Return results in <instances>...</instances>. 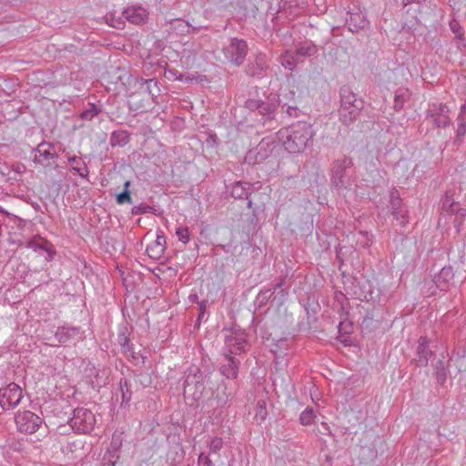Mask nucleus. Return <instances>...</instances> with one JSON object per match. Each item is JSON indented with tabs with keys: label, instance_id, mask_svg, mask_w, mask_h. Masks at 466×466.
Segmentation results:
<instances>
[{
	"label": "nucleus",
	"instance_id": "14",
	"mask_svg": "<svg viewBox=\"0 0 466 466\" xmlns=\"http://www.w3.org/2000/svg\"><path fill=\"white\" fill-rule=\"evenodd\" d=\"M430 339L426 336H420L418 339V346L416 349V356L412 361H416L417 366L426 367L429 364L430 359L433 356L434 352L430 347Z\"/></svg>",
	"mask_w": 466,
	"mask_h": 466
},
{
	"label": "nucleus",
	"instance_id": "1",
	"mask_svg": "<svg viewBox=\"0 0 466 466\" xmlns=\"http://www.w3.org/2000/svg\"><path fill=\"white\" fill-rule=\"evenodd\" d=\"M278 136L285 150L290 154H299L312 144L315 132L309 123L298 121L280 129Z\"/></svg>",
	"mask_w": 466,
	"mask_h": 466
},
{
	"label": "nucleus",
	"instance_id": "24",
	"mask_svg": "<svg viewBox=\"0 0 466 466\" xmlns=\"http://www.w3.org/2000/svg\"><path fill=\"white\" fill-rule=\"evenodd\" d=\"M131 134L127 130L117 129L110 134L109 144L111 147H123L130 142Z\"/></svg>",
	"mask_w": 466,
	"mask_h": 466
},
{
	"label": "nucleus",
	"instance_id": "46",
	"mask_svg": "<svg viewBox=\"0 0 466 466\" xmlns=\"http://www.w3.org/2000/svg\"><path fill=\"white\" fill-rule=\"evenodd\" d=\"M274 294V289H266L264 290H260V292L258 295V300L260 304H265L268 301V299L272 297Z\"/></svg>",
	"mask_w": 466,
	"mask_h": 466
},
{
	"label": "nucleus",
	"instance_id": "51",
	"mask_svg": "<svg viewBox=\"0 0 466 466\" xmlns=\"http://www.w3.org/2000/svg\"><path fill=\"white\" fill-rule=\"evenodd\" d=\"M103 19H105L106 24L107 25L114 27V28H118L121 24L120 21L118 19H115V17L111 14L106 15V16L103 17Z\"/></svg>",
	"mask_w": 466,
	"mask_h": 466
},
{
	"label": "nucleus",
	"instance_id": "26",
	"mask_svg": "<svg viewBox=\"0 0 466 466\" xmlns=\"http://www.w3.org/2000/svg\"><path fill=\"white\" fill-rule=\"evenodd\" d=\"M295 52L299 55V57H310L317 54L318 47L312 41L305 40L296 45Z\"/></svg>",
	"mask_w": 466,
	"mask_h": 466
},
{
	"label": "nucleus",
	"instance_id": "58",
	"mask_svg": "<svg viewBox=\"0 0 466 466\" xmlns=\"http://www.w3.org/2000/svg\"><path fill=\"white\" fill-rule=\"evenodd\" d=\"M188 300L191 302V303H198L199 304L200 302L198 301V296L197 293H191L189 296H188Z\"/></svg>",
	"mask_w": 466,
	"mask_h": 466
},
{
	"label": "nucleus",
	"instance_id": "8",
	"mask_svg": "<svg viewBox=\"0 0 466 466\" xmlns=\"http://www.w3.org/2000/svg\"><path fill=\"white\" fill-rule=\"evenodd\" d=\"M450 108L444 103H430L426 110V119L436 128L447 127L451 124Z\"/></svg>",
	"mask_w": 466,
	"mask_h": 466
},
{
	"label": "nucleus",
	"instance_id": "15",
	"mask_svg": "<svg viewBox=\"0 0 466 466\" xmlns=\"http://www.w3.org/2000/svg\"><path fill=\"white\" fill-rule=\"evenodd\" d=\"M53 145L48 142L40 143L37 147L34 150L35 157L34 162L40 164L41 166L47 167L51 166V160L57 157L56 153L51 152Z\"/></svg>",
	"mask_w": 466,
	"mask_h": 466
},
{
	"label": "nucleus",
	"instance_id": "10",
	"mask_svg": "<svg viewBox=\"0 0 466 466\" xmlns=\"http://www.w3.org/2000/svg\"><path fill=\"white\" fill-rule=\"evenodd\" d=\"M18 431L33 434L41 427L44 420L31 410L19 411L15 417Z\"/></svg>",
	"mask_w": 466,
	"mask_h": 466
},
{
	"label": "nucleus",
	"instance_id": "36",
	"mask_svg": "<svg viewBox=\"0 0 466 466\" xmlns=\"http://www.w3.org/2000/svg\"><path fill=\"white\" fill-rule=\"evenodd\" d=\"M316 418L315 410L312 407H307L299 415V422L304 426L311 425Z\"/></svg>",
	"mask_w": 466,
	"mask_h": 466
},
{
	"label": "nucleus",
	"instance_id": "41",
	"mask_svg": "<svg viewBox=\"0 0 466 466\" xmlns=\"http://www.w3.org/2000/svg\"><path fill=\"white\" fill-rule=\"evenodd\" d=\"M131 213L135 216L137 215H142L147 213H153L155 214V208L152 206H149L145 203H141L137 206H134L131 209Z\"/></svg>",
	"mask_w": 466,
	"mask_h": 466
},
{
	"label": "nucleus",
	"instance_id": "57",
	"mask_svg": "<svg viewBox=\"0 0 466 466\" xmlns=\"http://www.w3.org/2000/svg\"><path fill=\"white\" fill-rule=\"evenodd\" d=\"M284 284H285V279L284 278H280L278 280V282L272 288H270V289H274V292H275L278 289H280Z\"/></svg>",
	"mask_w": 466,
	"mask_h": 466
},
{
	"label": "nucleus",
	"instance_id": "63",
	"mask_svg": "<svg viewBox=\"0 0 466 466\" xmlns=\"http://www.w3.org/2000/svg\"><path fill=\"white\" fill-rule=\"evenodd\" d=\"M247 200H248V203H247L248 208H253L252 200L249 198Z\"/></svg>",
	"mask_w": 466,
	"mask_h": 466
},
{
	"label": "nucleus",
	"instance_id": "45",
	"mask_svg": "<svg viewBox=\"0 0 466 466\" xmlns=\"http://www.w3.org/2000/svg\"><path fill=\"white\" fill-rule=\"evenodd\" d=\"M176 235L178 238V240L183 242L184 244L189 241V231L187 227H179L176 230Z\"/></svg>",
	"mask_w": 466,
	"mask_h": 466
},
{
	"label": "nucleus",
	"instance_id": "62",
	"mask_svg": "<svg viewBox=\"0 0 466 466\" xmlns=\"http://www.w3.org/2000/svg\"><path fill=\"white\" fill-rule=\"evenodd\" d=\"M0 213L5 215L7 217L10 215V213L7 212L6 210H5L1 206H0Z\"/></svg>",
	"mask_w": 466,
	"mask_h": 466
},
{
	"label": "nucleus",
	"instance_id": "13",
	"mask_svg": "<svg viewBox=\"0 0 466 466\" xmlns=\"http://www.w3.org/2000/svg\"><path fill=\"white\" fill-rule=\"evenodd\" d=\"M268 68L266 55L258 53L249 59L245 67V73L249 77H262Z\"/></svg>",
	"mask_w": 466,
	"mask_h": 466
},
{
	"label": "nucleus",
	"instance_id": "44",
	"mask_svg": "<svg viewBox=\"0 0 466 466\" xmlns=\"http://www.w3.org/2000/svg\"><path fill=\"white\" fill-rule=\"evenodd\" d=\"M223 440L220 437H214L210 440L208 447L212 453L218 452L223 447Z\"/></svg>",
	"mask_w": 466,
	"mask_h": 466
},
{
	"label": "nucleus",
	"instance_id": "42",
	"mask_svg": "<svg viewBox=\"0 0 466 466\" xmlns=\"http://www.w3.org/2000/svg\"><path fill=\"white\" fill-rule=\"evenodd\" d=\"M267 415H268V412H267V408H266V401L263 400H258L257 406H256L255 417L257 419H259L261 421H263V420H265Z\"/></svg>",
	"mask_w": 466,
	"mask_h": 466
},
{
	"label": "nucleus",
	"instance_id": "29",
	"mask_svg": "<svg viewBox=\"0 0 466 466\" xmlns=\"http://www.w3.org/2000/svg\"><path fill=\"white\" fill-rule=\"evenodd\" d=\"M68 162L73 164L72 169L81 177H87L89 174L88 167L80 157L73 156L68 157Z\"/></svg>",
	"mask_w": 466,
	"mask_h": 466
},
{
	"label": "nucleus",
	"instance_id": "38",
	"mask_svg": "<svg viewBox=\"0 0 466 466\" xmlns=\"http://www.w3.org/2000/svg\"><path fill=\"white\" fill-rule=\"evenodd\" d=\"M280 106H281L282 110H285V112L289 117H299L301 114V110L296 105L295 101H293L291 104H289V103L281 104L280 103Z\"/></svg>",
	"mask_w": 466,
	"mask_h": 466
},
{
	"label": "nucleus",
	"instance_id": "23",
	"mask_svg": "<svg viewBox=\"0 0 466 466\" xmlns=\"http://www.w3.org/2000/svg\"><path fill=\"white\" fill-rule=\"evenodd\" d=\"M25 248L33 249L35 252L46 253L45 259L46 261H51L54 258L55 251L52 248V244L47 240L42 239L41 242H37L34 239L29 240L25 243Z\"/></svg>",
	"mask_w": 466,
	"mask_h": 466
},
{
	"label": "nucleus",
	"instance_id": "64",
	"mask_svg": "<svg viewBox=\"0 0 466 466\" xmlns=\"http://www.w3.org/2000/svg\"><path fill=\"white\" fill-rule=\"evenodd\" d=\"M450 25H451V29H456V24H455V21L451 22Z\"/></svg>",
	"mask_w": 466,
	"mask_h": 466
},
{
	"label": "nucleus",
	"instance_id": "32",
	"mask_svg": "<svg viewBox=\"0 0 466 466\" xmlns=\"http://www.w3.org/2000/svg\"><path fill=\"white\" fill-rule=\"evenodd\" d=\"M403 201L400 196V192L396 188H392L390 191V200L388 204V208L390 211L400 209L404 207Z\"/></svg>",
	"mask_w": 466,
	"mask_h": 466
},
{
	"label": "nucleus",
	"instance_id": "17",
	"mask_svg": "<svg viewBox=\"0 0 466 466\" xmlns=\"http://www.w3.org/2000/svg\"><path fill=\"white\" fill-rule=\"evenodd\" d=\"M122 15L130 24L142 25L147 19L148 12L142 6L135 5L127 7Z\"/></svg>",
	"mask_w": 466,
	"mask_h": 466
},
{
	"label": "nucleus",
	"instance_id": "33",
	"mask_svg": "<svg viewBox=\"0 0 466 466\" xmlns=\"http://www.w3.org/2000/svg\"><path fill=\"white\" fill-rule=\"evenodd\" d=\"M458 127L456 130V137L454 143L460 145L463 141V137L466 134V116L459 114L457 117Z\"/></svg>",
	"mask_w": 466,
	"mask_h": 466
},
{
	"label": "nucleus",
	"instance_id": "35",
	"mask_svg": "<svg viewBox=\"0 0 466 466\" xmlns=\"http://www.w3.org/2000/svg\"><path fill=\"white\" fill-rule=\"evenodd\" d=\"M459 207V203H456L453 200L452 196L450 195L449 192H446L444 198L442 199V210L452 215Z\"/></svg>",
	"mask_w": 466,
	"mask_h": 466
},
{
	"label": "nucleus",
	"instance_id": "50",
	"mask_svg": "<svg viewBox=\"0 0 466 466\" xmlns=\"http://www.w3.org/2000/svg\"><path fill=\"white\" fill-rule=\"evenodd\" d=\"M198 466H211L212 461L210 460L208 455L205 454L204 452H201L198 455Z\"/></svg>",
	"mask_w": 466,
	"mask_h": 466
},
{
	"label": "nucleus",
	"instance_id": "3",
	"mask_svg": "<svg viewBox=\"0 0 466 466\" xmlns=\"http://www.w3.org/2000/svg\"><path fill=\"white\" fill-rule=\"evenodd\" d=\"M353 158L348 156L333 160L330 165V184L338 191L347 190L355 183Z\"/></svg>",
	"mask_w": 466,
	"mask_h": 466
},
{
	"label": "nucleus",
	"instance_id": "16",
	"mask_svg": "<svg viewBox=\"0 0 466 466\" xmlns=\"http://www.w3.org/2000/svg\"><path fill=\"white\" fill-rule=\"evenodd\" d=\"M86 378L93 389L99 390L107 383L106 370H98L95 365L88 364L86 368Z\"/></svg>",
	"mask_w": 466,
	"mask_h": 466
},
{
	"label": "nucleus",
	"instance_id": "7",
	"mask_svg": "<svg viewBox=\"0 0 466 466\" xmlns=\"http://www.w3.org/2000/svg\"><path fill=\"white\" fill-rule=\"evenodd\" d=\"M96 422L95 414L84 407L75 409L73 416L68 421L75 431L84 434L90 433L94 430Z\"/></svg>",
	"mask_w": 466,
	"mask_h": 466
},
{
	"label": "nucleus",
	"instance_id": "55",
	"mask_svg": "<svg viewBox=\"0 0 466 466\" xmlns=\"http://www.w3.org/2000/svg\"><path fill=\"white\" fill-rule=\"evenodd\" d=\"M145 84L147 86V89L148 93L154 95L152 93V89H151L152 88V85L157 87V81L153 79V78L147 79V80H145Z\"/></svg>",
	"mask_w": 466,
	"mask_h": 466
},
{
	"label": "nucleus",
	"instance_id": "28",
	"mask_svg": "<svg viewBox=\"0 0 466 466\" xmlns=\"http://www.w3.org/2000/svg\"><path fill=\"white\" fill-rule=\"evenodd\" d=\"M410 96V93L409 89L403 87L398 88L394 96V110L397 112L400 111L403 108L405 102L409 100Z\"/></svg>",
	"mask_w": 466,
	"mask_h": 466
},
{
	"label": "nucleus",
	"instance_id": "34",
	"mask_svg": "<svg viewBox=\"0 0 466 466\" xmlns=\"http://www.w3.org/2000/svg\"><path fill=\"white\" fill-rule=\"evenodd\" d=\"M101 108L96 106L94 103H88L87 106L83 110L79 116L83 120L90 121L99 113H101Z\"/></svg>",
	"mask_w": 466,
	"mask_h": 466
},
{
	"label": "nucleus",
	"instance_id": "9",
	"mask_svg": "<svg viewBox=\"0 0 466 466\" xmlns=\"http://www.w3.org/2000/svg\"><path fill=\"white\" fill-rule=\"evenodd\" d=\"M23 398V390L15 382L0 389V414L15 408Z\"/></svg>",
	"mask_w": 466,
	"mask_h": 466
},
{
	"label": "nucleus",
	"instance_id": "30",
	"mask_svg": "<svg viewBox=\"0 0 466 466\" xmlns=\"http://www.w3.org/2000/svg\"><path fill=\"white\" fill-rule=\"evenodd\" d=\"M119 391L121 393V407L127 405L132 398V390L127 379L119 380Z\"/></svg>",
	"mask_w": 466,
	"mask_h": 466
},
{
	"label": "nucleus",
	"instance_id": "20",
	"mask_svg": "<svg viewBox=\"0 0 466 466\" xmlns=\"http://www.w3.org/2000/svg\"><path fill=\"white\" fill-rule=\"evenodd\" d=\"M226 363H223L219 371L223 376L229 380H235L238 377L240 361L233 356H225Z\"/></svg>",
	"mask_w": 466,
	"mask_h": 466
},
{
	"label": "nucleus",
	"instance_id": "5",
	"mask_svg": "<svg viewBox=\"0 0 466 466\" xmlns=\"http://www.w3.org/2000/svg\"><path fill=\"white\" fill-rule=\"evenodd\" d=\"M208 378L197 366L187 369L183 383L184 396H190L194 400H199L205 391V380Z\"/></svg>",
	"mask_w": 466,
	"mask_h": 466
},
{
	"label": "nucleus",
	"instance_id": "49",
	"mask_svg": "<svg viewBox=\"0 0 466 466\" xmlns=\"http://www.w3.org/2000/svg\"><path fill=\"white\" fill-rule=\"evenodd\" d=\"M456 33L455 38L457 42V47L460 50H462L463 48H466V38L463 36V33L461 31H453Z\"/></svg>",
	"mask_w": 466,
	"mask_h": 466
},
{
	"label": "nucleus",
	"instance_id": "22",
	"mask_svg": "<svg viewBox=\"0 0 466 466\" xmlns=\"http://www.w3.org/2000/svg\"><path fill=\"white\" fill-rule=\"evenodd\" d=\"M165 250L166 238L162 232L161 234L157 235V238L155 239V241L152 244L147 245L146 248V252L148 255V257L156 260L161 258Z\"/></svg>",
	"mask_w": 466,
	"mask_h": 466
},
{
	"label": "nucleus",
	"instance_id": "21",
	"mask_svg": "<svg viewBox=\"0 0 466 466\" xmlns=\"http://www.w3.org/2000/svg\"><path fill=\"white\" fill-rule=\"evenodd\" d=\"M255 191L254 186L248 182L236 181L231 185L230 194L234 198L248 199Z\"/></svg>",
	"mask_w": 466,
	"mask_h": 466
},
{
	"label": "nucleus",
	"instance_id": "27",
	"mask_svg": "<svg viewBox=\"0 0 466 466\" xmlns=\"http://www.w3.org/2000/svg\"><path fill=\"white\" fill-rule=\"evenodd\" d=\"M300 62L299 55L294 51L287 50L280 56V64L289 70H293Z\"/></svg>",
	"mask_w": 466,
	"mask_h": 466
},
{
	"label": "nucleus",
	"instance_id": "59",
	"mask_svg": "<svg viewBox=\"0 0 466 466\" xmlns=\"http://www.w3.org/2000/svg\"><path fill=\"white\" fill-rule=\"evenodd\" d=\"M130 185H131V182L129 180H127L124 183V189H123V191H129Z\"/></svg>",
	"mask_w": 466,
	"mask_h": 466
},
{
	"label": "nucleus",
	"instance_id": "61",
	"mask_svg": "<svg viewBox=\"0 0 466 466\" xmlns=\"http://www.w3.org/2000/svg\"><path fill=\"white\" fill-rule=\"evenodd\" d=\"M115 462L111 459L108 460V462L103 464V466H115Z\"/></svg>",
	"mask_w": 466,
	"mask_h": 466
},
{
	"label": "nucleus",
	"instance_id": "54",
	"mask_svg": "<svg viewBox=\"0 0 466 466\" xmlns=\"http://www.w3.org/2000/svg\"><path fill=\"white\" fill-rule=\"evenodd\" d=\"M339 314L341 319H344L345 318L348 319L350 314L348 307L344 304H341L340 309L339 310Z\"/></svg>",
	"mask_w": 466,
	"mask_h": 466
},
{
	"label": "nucleus",
	"instance_id": "31",
	"mask_svg": "<svg viewBox=\"0 0 466 466\" xmlns=\"http://www.w3.org/2000/svg\"><path fill=\"white\" fill-rule=\"evenodd\" d=\"M434 370L437 383L440 385H443L447 380L449 372L444 361L442 360H439L435 364Z\"/></svg>",
	"mask_w": 466,
	"mask_h": 466
},
{
	"label": "nucleus",
	"instance_id": "2",
	"mask_svg": "<svg viewBox=\"0 0 466 466\" xmlns=\"http://www.w3.org/2000/svg\"><path fill=\"white\" fill-rule=\"evenodd\" d=\"M340 106L339 108V120L346 126L356 122L364 108V101L351 88L344 85L339 88Z\"/></svg>",
	"mask_w": 466,
	"mask_h": 466
},
{
	"label": "nucleus",
	"instance_id": "6",
	"mask_svg": "<svg viewBox=\"0 0 466 466\" xmlns=\"http://www.w3.org/2000/svg\"><path fill=\"white\" fill-rule=\"evenodd\" d=\"M466 270L454 271L451 266H444L433 278L436 287L441 291L457 289L464 282Z\"/></svg>",
	"mask_w": 466,
	"mask_h": 466
},
{
	"label": "nucleus",
	"instance_id": "11",
	"mask_svg": "<svg viewBox=\"0 0 466 466\" xmlns=\"http://www.w3.org/2000/svg\"><path fill=\"white\" fill-rule=\"evenodd\" d=\"M248 44L243 39L231 38L230 43L224 46L223 53L226 58L233 65L239 66L248 55Z\"/></svg>",
	"mask_w": 466,
	"mask_h": 466
},
{
	"label": "nucleus",
	"instance_id": "19",
	"mask_svg": "<svg viewBox=\"0 0 466 466\" xmlns=\"http://www.w3.org/2000/svg\"><path fill=\"white\" fill-rule=\"evenodd\" d=\"M117 343L121 347L123 353L130 355L135 360L138 359L139 353L134 350L133 344L129 339V332L126 326H122L118 329Z\"/></svg>",
	"mask_w": 466,
	"mask_h": 466
},
{
	"label": "nucleus",
	"instance_id": "37",
	"mask_svg": "<svg viewBox=\"0 0 466 466\" xmlns=\"http://www.w3.org/2000/svg\"><path fill=\"white\" fill-rule=\"evenodd\" d=\"M393 218L400 223V226L405 227L409 222V211L406 206L400 208V209L390 211Z\"/></svg>",
	"mask_w": 466,
	"mask_h": 466
},
{
	"label": "nucleus",
	"instance_id": "43",
	"mask_svg": "<svg viewBox=\"0 0 466 466\" xmlns=\"http://www.w3.org/2000/svg\"><path fill=\"white\" fill-rule=\"evenodd\" d=\"M338 329L340 334H351L353 331L352 322L348 319H341L338 325Z\"/></svg>",
	"mask_w": 466,
	"mask_h": 466
},
{
	"label": "nucleus",
	"instance_id": "48",
	"mask_svg": "<svg viewBox=\"0 0 466 466\" xmlns=\"http://www.w3.org/2000/svg\"><path fill=\"white\" fill-rule=\"evenodd\" d=\"M121 446H122L121 433L117 434L116 432H115L112 436V440L110 442V449L116 452L120 449Z\"/></svg>",
	"mask_w": 466,
	"mask_h": 466
},
{
	"label": "nucleus",
	"instance_id": "56",
	"mask_svg": "<svg viewBox=\"0 0 466 466\" xmlns=\"http://www.w3.org/2000/svg\"><path fill=\"white\" fill-rule=\"evenodd\" d=\"M207 303L208 301L207 300H203L199 303V309H200V312H199V315H198V320H200L203 316L205 315V311H206V307H207Z\"/></svg>",
	"mask_w": 466,
	"mask_h": 466
},
{
	"label": "nucleus",
	"instance_id": "47",
	"mask_svg": "<svg viewBox=\"0 0 466 466\" xmlns=\"http://www.w3.org/2000/svg\"><path fill=\"white\" fill-rule=\"evenodd\" d=\"M116 203L119 205H123L125 203L131 204L132 203V198L130 191H122L121 193L117 194L116 197Z\"/></svg>",
	"mask_w": 466,
	"mask_h": 466
},
{
	"label": "nucleus",
	"instance_id": "18",
	"mask_svg": "<svg viewBox=\"0 0 466 466\" xmlns=\"http://www.w3.org/2000/svg\"><path fill=\"white\" fill-rule=\"evenodd\" d=\"M81 332V328L76 326L63 325L57 328L55 339L59 344H66Z\"/></svg>",
	"mask_w": 466,
	"mask_h": 466
},
{
	"label": "nucleus",
	"instance_id": "12",
	"mask_svg": "<svg viewBox=\"0 0 466 466\" xmlns=\"http://www.w3.org/2000/svg\"><path fill=\"white\" fill-rule=\"evenodd\" d=\"M225 345L227 353L226 355H240L247 350V339L243 332H232L230 335L225 337Z\"/></svg>",
	"mask_w": 466,
	"mask_h": 466
},
{
	"label": "nucleus",
	"instance_id": "25",
	"mask_svg": "<svg viewBox=\"0 0 466 466\" xmlns=\"http://www.w3.org/2000/svg\"><path fill=\"white\" fill-rule=\"evenodd\" d=\"M185 457V451L183 447L177 443L171 446L167 453V461L170 466H177Z\"/></svg>",
	"mask_w": 466,
	"mask_h": 466
},
{
	"label": "nucleus",
	"instance_id": "53",
	"mask_svg": "<svg viewBox=\"0 0 466 466\" xmlns=\"http://www.w3.org/2000/svg\"><path fill=\"white\" fill-rule=\"evenodd\" d=\"M207 143L212 146H218V138L214 131H208V138Z\"/></svg>",
	"mask_w": 466,
	"mask_h": 466
},
{
	"label": "nucleus",
	"instance_id": "60",
	"mask_svg": "<svg viewBox=\"0 0 466 466\" xmlns=\"http://www.w3.org/2000/svg\"><path fill=\"white\" fill-rule=\"evenodd\" d=\"M460 114H462V115H464L466 116V100H465V103L461 107Z\"/></svg>",
	"mask_w": 466,
	"mask_h": 466
},
{
	"label": "nucleus",
	"instance_id": "4",
	"mask_svg": "<svg viewBox=\"0 0 466 466\" xmlns=\"http://www.w3.org/2000/svg\"><path fill=\"white\" fill-rule=\"evenodd\" d=\"M244 106L250 112H258L262 123L268 124L276 119L278 108L280 106L279 96L270 92L265 98H248Z\"/></svg>",
	"mask_w": 466,
	"mask_h": 466
},
{
	"label": "nucleus",
	"instance_id": "52",
	"mask_svg": "<svg viewBox=\"0 0 466 466\" xmlns=\"http://www.w3.org/2000/svg\"><path fill=\"white\" fill-rule=\"evenodd\" d=\"M373 319L371 317H370L369 315L365 316L361 321V329H372L373 328Z\"/></svg>",
	"mask_w": 466,
	"mask_h": 466
},
{
	"label": "nucleus",
	"instance_id": "40",
	"mask_svg": "<svg viewBox=\"0 0 466 466\" xmlns=\"http://www.w3.org/2000/svg\"><path fill=\"white\" fill-rule=\"evenodd\" d=\"M372 244V235L368 231H360L358 233L357 245L364 248H369Z\"/></svg>",
	"mask_w": 466,
	"mask_h": 466
},
{
	"label": "nucleus",
	"instance_id": "39",
	"mask_svg": "<svg viewBox=\"0 0 466 466\" xmlns=\"http://www.w3.org/2000/svg\"><path fill=\"white\" fill-rule=\"evenodd\" d=\"M452 215L455 216L452 221L453 226L457 232H460L461 226L463 224V219L466 217V208L459 207Z\"/></svg>",
	"mask_w": 466,
	"mask_h": 466
}]
</instances>
